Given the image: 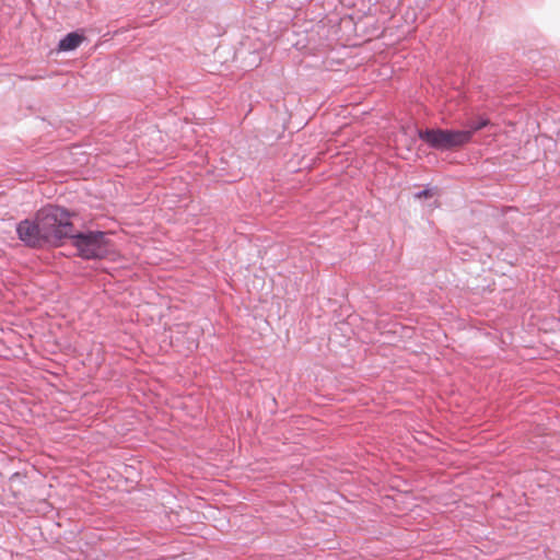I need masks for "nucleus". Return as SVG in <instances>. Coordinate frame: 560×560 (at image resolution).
<instances>
[{
	"instance_id": "f03ea898",
	"label": "nucleus",
	"mask_w": 560,
	"mask_h": 560,
	"mask_svg": "<svg viewBox=\"0 0 560 560\" xmlns=\"http://www.w3.org/2000/svg\"><path fill=\"white\" fill-rule=\"evenodd\" d=\"M72 244L84 259H100L109 253V244L104 232L72 233Z\"/></svg>"
},
{
	"instance_id": "7ed1b4c3",
	"label": "nucleus",
	"mask_w": 560,
	"mask_h": 560,
	"mask_svg": "<svg viewBox=\"0 0 560 560\" xmlns=\"http://www.w3.org/2000/svg\"><path fill=\"white\" fill-rule=\"evenodd\" d=\"M16 233L19 238L27 246L40 247L46 245V241L39 226V221L36 220H23L16 225Z\"/></svg>"
},
{
	"instance_id": "20e7f679",
	"label": "nucleus",
	"mask_w": 560,
	"mask_h": 560,
	"mask_svg": "<svg viewBox=\"0 0 560 560\" xmlns=\"http://www.w3.org/2000/svg\"><path fill=\"white\" fill-rule=\"evenodd\" d=\"M470 142V135L465 130L444 129V151L462 147Z\"/></svg>"
},
{
	"instance_id": "6e6552de",
	"label": "nucleus",
	"mask_w": 560,
	"mask_h": 560,
	"mask_svg": "<svg viewBox=\"0 0 560 560\" xmlns=\"http://www.w3.org/2000/svg\"><path fill=\"white\" fill-rule=\"evenodd\" d=\"M429 196H430V191L427 190V189L421 190V191L416 194V198H418V199L427 198Z\"/></svg>"
},
{
	"instance_id": "f257e3e1",
	"label": "nucleus",
	"mask_w": 560,
	"mask_h": 560,
	"mask_svg": "<svg viewBox=\"0 0 560 560\" xmlns=\"http://www.w3.org/2000/svg\"><path fill=\"white\" fill-rule=\"evenodd\" d=\"M71 217L66 209L54 205L45 206L36 212L46 244L59 246L65 238L72 235L74 228Z\"/></svg>"
},
{
	"instance_id": "39448f33",
	"label": "nucleus",
	"mask_w": 560,
	"mask_h": 560,
	"mask_svg": "<svg viewBox=\"0 0 560 560\" xmlns=\"http://www.w3.org/2000/svg\"><path fill=\"white\" fill-rule=\"evenodd\" d=\"M418 136L430 148L444 151V129L418 130Z\"/></svg>"
},
{
	"instance_id": "423d86ee",
	"label": "nucleus",
	"mask_w": 560,
	"mask_h": 560,
	"mask_svg": "<svg viewBox=\"0 0 560 560\" xmlns=\"http://www.w3.org/2000/svg\"><path fill=\"white\" fill-rule=\"evenodd\" d=\"M82 42L83 36L75 32H72L60 39L58 44V49L60 51H71L78 48Z\"/></svg>"
},
{
	"instance_id": "0eeeda50",
	"label": "nucleus",
	"mask_w": 560,
	"mask_h": 560,
	"mask_svg": "<svg viewBox=\"0 0 560 560\" xmlns=\"http://www.w3.org/2000/svg\"><path fill=\"white\" fill-rule=\"evenodd\" d=\"M489 124H490L489 119L483 118V117H480V118H479L478 120H476V121H469V122H467V125H466V126H467V129H466L465 131H466V132H469V135H470V139H471V138H472V135H474L476 131H478V130H480V129H482V128L487 127Z\"/></svg>"
}]
</instances>
